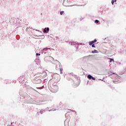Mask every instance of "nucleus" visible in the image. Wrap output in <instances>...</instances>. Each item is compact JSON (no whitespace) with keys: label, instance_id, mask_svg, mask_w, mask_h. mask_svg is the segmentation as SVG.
Returning <instances> with one entry per match:
<instances>
[{"label":"nucleus","instance_id":"obj_16","mask_svg":"<svg viewBox=\"0 0 126 126\" xmlns=\"http://www.w3.org/2000/svg\"><path fill=\"white\" fill-rule=\"evenodd\" d=\"M112 74H115V73H112Z\"/></svg>","mask_w":126,"mask_h":126},{"label":"nucleus","instance_id":"obj_6","mask_svg":"<svg viewBox=\"0 0 126 126\" xmlns=\"http://www.w3.org/2000/svg\"><path fill=\"white\" fill-rule=\"evenodd\" d=\"M116 0H112V2H112V4H114V3L115 2H116Z\"/></svg>","mask_w":126,"mask_h":126},{"label":"nucleus","instance_id":"obj_3","mask_svg":"<svg viewBox=\"0 0 126 126\" xmlns=\"http://www.w3.org/2000/svg\"><path fill=\"white\" fill-rule=\"evenodd\" d=\"M74 76V75H73L72 74H69L67 75V79L68 81H71V80H73L72 78Z\"/></svg>","mask_w":126,"mask_h":126},{"label":"nucleus","instance_id":"obj_2","mask_svg":"<svg viewBox=\"0 0 126 126\" xmlns=\"http://www.w3.org/2000/svg\"><path fill=\"white\" fill-rule=\"evenodd\" d=\"M97 42V40L96 39H94L93 41H91L90 42H89V45L91 46L92 45V47H93V48H95V45L94 44H93L94 43H95Z\"/></svg>","mask_w":126,"mask_h":126},{"label":"nucleus","instance_id":"obj_13","mask_svg":"<svg viewBox=\"0 0 126 126\" xmlns=\"http://www.w3.org/2000/svg\"><path fill=\"white\" fill-rule=\"evenodd\" d=\"M91 79H92L93 80H95V78L93 77Z\"/></svg>","mask_w":126,"mask_h":126},{"label":"nucleus","instance_id":"obj_5","mask_svg":"<svg viewBox=\"0 0 126 126\" xmlns=\"http://www.w3.org/2000/svg\"><path fill=\"white\" fill-rule=\"evenodd\" d=\"M88 78H89V79H91L93 77L92 76L90 75H89L88 76H87Z\"/></svg>","mask_w":126,"mask_h":126},{"label":"nucleus","instance_id":"obj_14","mask_svg":"<svg viewBox=\"0 0 126 126\" xmlns=\"http://www.w3.org/2000/svg\"><path fill=\"white\" fill-rule=\"evenodd\" d=\"M59 78L57 77V79H56L57 82L59 81Z\"/></svg>","mask_w":126,"mask_h":126},{"label":"nucleus","instance_id":"obj_10","mask_svg":"<svg viewBox=\"0 0 126 126\" xmlns=\"http://www.w3.org/2000/svg\"><path fill=\"white\" fill-rule=\"evenodd\" d=\"M112 61H114L113 59H110V61H109V63H111Z\"/></svg>","mask_w":126,"mask_h":126},{"label":"nucleus","instance_id":"obj_15","mask_svg":"<svg viewBox=\"0 0 126 126\" xmlns=\"http://www.w3.org/2000/svg\"><path fill=\"white\" fill-rule=\"evenodd\" d=\"M46 31H49V28H47V30H46Z\"/></svg>","mask_w":126,"mask_h":126},{"label":"nucleus","instance_id":"obj_1","mask_svg":"<svg viewBox=\"0 0 126 126\" xmlns=\"http://www.w3.org/2000/svg\"><path fill=\"white\" fill-rule=\"evenodd\" d=\"M49 89L53 93H56L59 90V87L57 85L53 84Z\"/></svg>","mask_w":126,"mask_h":126},{"label":"nucleus","instance_id":"obj_7","mask_svg":"<svg viewBox=\"0 0 126 126\" xmlns=\"http://www.w3.org/2000/svg\"><path fill=\"white\" fill-rule=\"evenodd\" d=\"M95 23H99V21L98 20H95Z\"/></svg>","mask_w":126,"mask_h":126},{"label":"nucleus","instance_id":"obj_12","mask_svg":"<svg viewBox=\"0 0 126 126\" xmlns=\"http://www.w3.org/2000/svg\"><path fill=\"white\" fill-rule=\"evenodd\" d=\"M36 56H40V54L36 53Z\"/></svg>","mask_w":126,"mask_h":126},{"label":"nucleus","instance_id":"obj_8","mask_svg":"<svg viewBox=\"0 0 126 126\" xmlns=\"http://www.w3.org/2000/svg\"><path fill=\"white\" fill-rule=\"evenodd\" d=\"M63 13H64V11H61V12H60V14H61V15H63Z\"/></svg>","mask_w":126,"mask_h":126},{"label":"nucleus","instance_id":"obj_4","mask_svg":"<svg viewBox=\"0 0 126 126\" xmlns=\"http://www.w3.org/2000/svg\"><path fill=\"white\" fill-rule=\"evenodd\" d=\"M92 53H93V54L97 53V50H94L92 51Z\"/></svg>","mask_w":126,"mask_h":126},{"label":"nucleus","instance_id":"obj_17","mask_svg":"<svg viewBox=\"0 0 126 126\" xmlns=\"http://www.w3.org/2000/svg\"><path fill=\"white\" fill-rule=\"evenodd\" d=\"M46 50H48V49H47V48H46Z\"/></svg>","mask_w":126,"mask_h":126},{"label":"nucleus","instance_id":"obj_11","mask_svg":"<svg viewBox=\"0 0 126 126\" xmlns=\"http://www.w3.org/2000/svg\"><path fill=\"white\" fill-rule=\"evenodd\" d=\"M60 72H61V74H62L63 69H62V68H61V69H60Z\"/></svg>","mask_w":126,"mask_h":126},{"label":"nucleus","instance_id":"obj_9","mask_svg":"<svg viewBox=\"0 0 126 126\" xmlns=\"http://www.w3.org/2000/svg\"><path fill=\"white\" fill-rule=\"evenodd\" d=\"M44 32H47L46 28H45V29H44Z\"/></svg>","mask_w":126,"mask_h":126}]
</instances>
